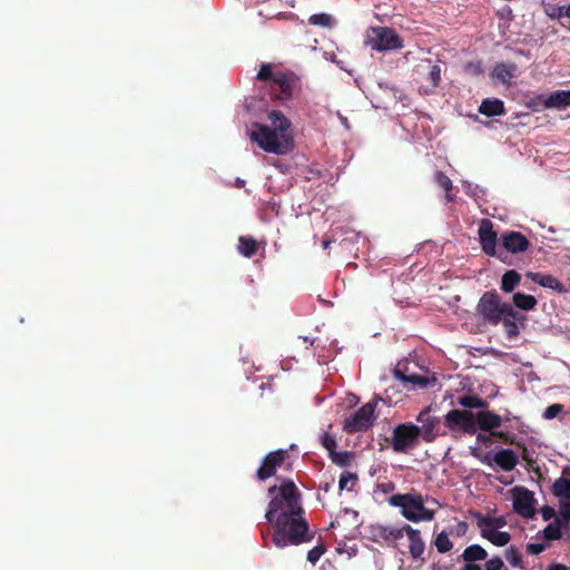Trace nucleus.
<instances>
[{
	"instance_id": "f257e3e1",
	"label": "nucleus",
	"mask_w": 570,
	"mask_h": 570,
	"mask_svg": "<svg viewBox=\"0 0 570 570\" xmlns=\"http://www.w3.org/2000/svg\"><path fill=\"white\" fill-rule=\"evenodd\" d=\"M271 125L254 122L249 137L266 153L285 155L294 149V136L291 120L278 110L267 115Z\"/></svg>"
},
{
	"instance_id": "f03ea898",
	"label": "nucleus",
	"mask_w": 570,
	"mask_h": 570,
	"mask_svg": "<svg viewBox=\"0 0 570 570\" xmlns=\"http://www.w3.org/2000/svg\"><path fill=\"white\" fill-rule=\"evenodd\" d=\"M256 79L263 85L264 96L282 104L293 98L299 85V79L293 72L275 69L272 63H262Z\"/></svg>"
},
{
	"instance_id": "7ed1b4c3",
	"label": "nucleus",
	"mask_w": 570,
	"mask_h": 570,
	"mask_svg": "<svg viewBox=\"0 0 570 570\" xmlns=\"http://www.w3.org/2000/svg\"><path fill=\"white\" fill-rule=\"evenodd\" d=\"M303 509L289 513H282L274 520L273 543L277 548L299 546L308 542L313 537L308 533V523L303 517Z\"/></svg>"
},
{
	"instance_id": "20e7f679",
	"label": "nucleus",
	"mask_w": 570,
	"mask_h": 570,
	"mask_svg": "<svg viewBox=\"0 0 570 570\" xmlns=\"http://www.w3.org/2000/svg\"><path fill=\"white\" fill-rule=\"evenodd\" d=\"M268 495L272 499L265 513V519L269 523H273L275 518L282 515V513L301 511L299 491L289 479L284 480L278 487H269Z\"/></svg>"
},
{
	"instance_id": "39448f33",
	"label": "nucleus",
	"mask_w": 570,
	"mask_h": 570,
	"mask_svg": "<svg viewBox=\"0 0 570 570\" xmlns=\"http://www.w3.org/2000/svg\"><path fill=\"white\" fill-rule=\"evenodd\" d=\"M389 503L400 508L402 517L411 522L432 521L435 518V511L425 508L423 495L416 491L393 494Z\"/></svg>"
},
{
	"instance_id": "423d86ee",
	"label": "nucleus",
	"mask_w": 570,
	"mask_h": 570,
	"mask_svg": "<svg viewBox=\"0 0 570 570\" xmlns=\"http://www.w3.org/2000/svg\"><path fill=\"white\" fill-rule=\"evenodd\" d=\"M511 304L502 303L497 291L485 292L478 302L476 313L485 324L497 326L503 315L511 316Z\"/></svg>"
},
{
	"instance_id": "0eeeda50",
	"label": "nucleus",
	"mask_w": 570,
	"mask_h": 570,
	"mask_svg": "<svg viewBox=\"0 0 570 570\" xmlns=\"http://www.w3.org/2000/svg\"><path fill=\"white\" fill-rule=\"evenodd\" d=\"M365 43L376 51H389L403 48L402 38L394 29L389 27L370 28Z\"/></svg>"
},
{
	"instance_id": "6e6552de",
	"label": "nucleus",
	"mask_w": 570,
	"mask_h": 570,
	"mask_svg": "<svg viewBox=\"0 0 570 570\" xmlns=\"http://www.w3.org/2000/svg\"><path fill=\"white\" fill-rule=\"evenodd\" d=\"M479 240L482 250L490 257H497L504 264H509L507 261V253L498 247V234L493 229V224L489 219H482L478 229Z\"/></svg>"
},
{
	"instance_id": "1a4fd4ad",
	"label": "nucleus",
	"mask_w": 570,
	"mask_h": 570,
	"mask_svg": "<svg viewBox=\"0 0 570 570\" xmlns=\"http://www.w3.org/2000/svg\"><path fill=\"white\" fill-rule=\"evenodd\" d=\"M421 434L419 425L413 423L399 424L393 430L392 446L397 453H404L414 448Z\"/></svg>"
},
{
	"instance_id": "9d476101",
	"label": "nucleus",
	"mask_w": 570,
	"mask_h": 570,
	"mask_svg": "<svg viewBox=\"0 0 570 570\" xmlns=\"http://www.w3.org/2000/svg\"><path fill=\"white\" fill-rule=\"evenodd\" d=\"M445 426L452 432L476 433L474 413L470 410H451L444 416Z\"/></svg>"
},
{
	"instance_id": "9b49d317",
	"label": "nucleus",
	"mask_w": 570,
	"mask_h": 570,
	"mask_svg": "<svg viewBox=\"0 0 570 570\" xmlns=\"http://www.w3.org/2000/svg\"><path fill=\"white\" fill-rule=\"evenodd\" d=\"M375 403L368 402L360 407L353 415L344 422V431L355 433L365 431L373 424Z\"/></svg>"
},
{
	"instance_id": "f8f14e48",
	"label": "nucleus",
	"mask_w": 570,
	"mask_h": 570,
	"mask_svg": "<svg viewBox=\"0 0 570 570\" xmlns=\"http://www.w3.org/2000/svg\"><path fill=\"white\" fill-rule=\"evenodd\" d=\"M288 459V452L286 450L279 449L267 453L261 466L256 471V478L259 481H266L267 479L274 476L277 470L285 463Z\"/></svg>"
},
{
	"instance_id": "ddd939ff",
	"label": "nucleus",
	"mask_w": 570,
	"mask_h": 570,
	"mask_svg": "<svg viewBox=\"0 0 570 570\" xmlns=\"http://www.w3.org/2000/svg\"><path fill=\"white\" fill-rule=\"evenodd\" d=\"M501 250L507 253V261L511 263V254L524 253L530 247L529 239L520 232H505L500 237Z\"/></svg>"
},
{
	"instance_id": "4468645a",
	"label": "nucleus",
	"mask_w": 570,
	"mask_h": 570,
	"mask_svg": "<svg viewBox=\"0 0 570 570\" xmlns=\"http://www.w3.org/2000/svg\"><path fill=\"white\" fill-rule=\"evenodd\" d=\"M512 493L514 512L523 518H532L535 513L533 492L523 487H515Z\"/></svg>"
},
{
	"instance_id": "2eb2a0df",
	"label": "nucleus",
	"mask_w": 570,
	"mask_h": 570,
	"mask_svg": "<svg viewBox=\"0 0 570 570\" xmlns=\"http://www.w3.org/2000/svg\"><path fill=\"white\" fill-rule=\"evenodd\" d=\"M416 421L421 424L420 436L425 442H433L438 435H444L445 432H440V419L431 415L430 407L423 409L416 416Z\"/></svg>"
},
{
	"instance_id": "dca6fc26",
	"label": "nucleus",
	"mask_w": 570,
	"mask_h": 570,
	"mask_svg": "<svg viewBox=\"0 0 570 570\" xmlns=\"http://www.w3.org/2000/svg\"><path fill=\"white\" fill-rule=\"evenodd\" d=\"M403 538V530L392 525L372 524L370 527V539L377 543H386L396 547V541Z\"/></svg>"
},
{
	"instance_id": "f3484780",
	"label": "nucleus",
	"mask_w": 570,
	"mask_h": 570,
	"mask_svg": "<svg viewBox=\"0 0 570 570\" xmlns=\"http://www.w3.org/2000/svg\"><path fill=\"white\" fill-rule=\"evenodd\" d=\"M403 534L406 533L410 546V554L414 560L422 559V556L424 553L425 543L421 537V532L417 529L412 528L410 524H404L402 527Z\"/></svg>"
},
{
	"instance_id": "a211bd4d",
	"label": "nucleus",
	"mask_w": 570,
	"mask_h": 570,
	"mask_svg": "<svg viewBox=\"0 0 570 570\" xmlns=\"http://www.w3.org/2000/svg\"><path fill=\"white\" fill-rule=\"evenodd\" d=\"M539 99L546 109H566L570 107V90H556L548 96H540Z\"/></svg>"
},
{
	"instance_id": "6ab92c4d",
	"label": "nucleus",
	"mask_w": 570,
	"mask_h": 570,
	"mask_svg": "<svg viewBox=\"0 0 570 570\" xmlns=\"http://www.w3.org/2000/svg\"><path fill=\"white\" fill-rule=\"evenodd\" d=\"M474 419L476 431L480 429L485 432L499 429L503 421L500 415L491 411H479L474 413Z\"/></svg>"
},
{
	"instance_id": "aec40b11",
	"label": "nucleus",
	"mask_w": 570,
	"mask_h": 570,
	"mask_svg": "<svg viewBox=\"0 0 570 570\" xmlns=\"http://www.w3.org/2000/svg\"><path fill=\"white\" fill-rule=\"evenodd\" d=\"M525 276L542 287L553 289L559 294L567 293L566 286L550 274L528 272Z\"/></svg>"
},
{
	"instance_id": "412c9836",
	"label": "nucleus",
	"mask_w": 570,
	"mask_h": 570,
	"mask_svg": "<svg viewBox=\"0 0 570 570\" xmlns=\"http://www.w3.org/2000/svg\"><path fill=\"white\" fill-rule=\"evenodd\" d=\"M393 373L394 376L406 387L407 385H411V387L425 389L436 381L435 377H429L421 374H405L400 368H395Z\"/></svg>"
},
{
	"instance_id": "4be33fe9",
	"label": "nucleus",
	"mask_w": 570,
	"mask_h": 570,
	"mask_svg": "<svg viewBox=\"0 0 570 570\" xmlns=\"http://www.w3.org/2000/svg\"><path fill=\"white\" fill-rule=\"evenodd\" d=\"M494 462L498 466H500L503 471H512L518 464V458L513 450L511 449H501L494 453L491 462Z\"/></svg>"
},
{
	"instance_id": "5701e85b",
	"label": "nucleus",
	"mask_w": 570,
	"mask_h": 570,
	"mask_svg": "<svg viewBox=\"0 0 570 570\" xmlns=\"http://www.w3.org/2000/svg\"><path fill=\"white\" fill-rule=\"evenodd\" d=\"M511 316L503 315L501 323L504 327L505 334L509 338H514L519 335V325L518 322H524L525 317L520 313L515 312L511 306Z\"/></svg>"
},
{
	"instance_id": "b1692460",
	"label": "nucleus",
	"mask_w": 570,
	"mask_h": 570,
	"mask_svg": "<svg viewBox=\"0 0 570 570\" xmlns=\"http://www.w3.org/2000/svg\"><path fill=\"white\" fill-rule=\"evenodd\" d=\"M552 494L557 498L570 499V466H566L562 476L553 482Z\"/></svg>"
},
{
	"instance_id": "393cba45",
	"label": "nucleus",
	"mask_w": 570,
	"mask_h": 570,
	"mask_svg": "<svg viewBox=\"0 0 570 570\" xmlns=\"http://www.w3.org/2000/svg\"><path fill=\"white\" fill-rule=\"evenodd\" d=\"M479 112L487 117L502 116L505 115V107L501 99L488 98L481 102L479 107Z\"/></svg>"
},
{
	"instance_id": "a878e982",
	"label": "nucleus",
	"mask_w": 570,
	"mask_h": 570,
	"mask_svg": "<svg viewBox=\"0 0 570 570\" xmlns=\"http://www.w3.org/2000/svg\"><path fill=\"white\" fill-rule=\"evenodd\" d=\"M517 72L515 63H497L491 72L493 78H497L502 83H509Z\"/></svg>"
},
{
	"instance_id": "bb28decb",
	"label": "nucleus",
	"mask_w": 570,
	"mask_h": 570,
	"mask_svg": "<svg viewBox=\"0 0 570 570\" xmlns=\"http://www.w3.org/2000/svg\"><path fill=\"white\" fill-rule=\"evenodd\" d=\"M481 535L488 539L491 543H493L497 547H504L511 540V535L509 532L497 531L495 529L483 528L481 530Z\"/></svg>"
},
{
	"instance_id": "cd10ccee",
	"label": "nucleus",
	"mask_w": 570,
	"mask_h": 570,
	"mask_svg": "<svg viewBox=\"0 0 570 570\" xmlns=\"http://www.w3.org/2000/svg\"><path fill=\"white\" fill-rule=\"evenodd\" d=\"M258 249L257 240L252 236H239L237 250L244 257H253Z\"/></svg>"
},
{
	"instance_id": "c85d7f7f",
	"label": "nucleus",
	"mask_w": 570,
	"mask_h": 570,
	"mask_svg": "<svg viewBox=\"0 0 570 570\" xmlns=\"http://www.w3.org/2000/svg\"><path fill=\"white\" fill-rule=\"evenodd\" d=\"M562 528H567V523H563L561 519H556L543 529L542 535L548 541L560 540L562 538Z\"/></svg>"
},
{
	"instance_id": "c756f323",
	"label": "nucleus",
	"mask_w": 570,
	"mask_h": 570,
	"mask_svg": "<svg viewBox=\"0 0 570 570\" xmlns=\"http://www.w3.org/2000/svg\"><path fill=\"white\" fill-rule=\"evenodd\" d=\"M521 282V275L514 271H507L501 278V289L504 293H512Z\"/></svg>"
},
{
	"instance_id": "7c9ffc66",
	"label": "nucleus",
	"mask_w": 570,
	"mask_h": 570,
	"mask_svg": "<svg viewBox=\"0 0 570 570\" xmlns=\"http://www.w3.org/2000/svg\"><path fill=\"white\" fill-rule=\"evenodd\" d=\"M461 557L466 563H472L474 561L485 560L488 553L481 546L472 544L464 549Z\"/></svg>"
},
{
	"instance_id": "2f4dec72",
	"label": "nucleus",
	"mask_w": 570,
	"mask_h": 570,
	"mask_svg": "<svg viewBox=\"0 0 570 570\" xmlns=\"http://www.w3.org/2000/svg\"><path fill=\"white\" fill-rule=\"evenodd\" d=\"M458 404L464 407V410L471 409H485L488 402L475 394L462 395L458 399Z\"/></svg>"
},
{
	"instance_id": "473e14b6",
	"label": "nucleus",
	"mask_w": 570,
	"mask_h": 570,
	"mask_svg": "<svg viewBox=\"0 0 570 570\" xmlns=\"http://www.w3.org/2000/svg\"><path fill=\"white\" fill-rule=\"evenodd\" d=\"M513 304L523 311H532L537 306V298L524 293H515L512 297Z\"/></svg>"
},
{
	"instance_id": "72a5a7b5",
	"label": "nucleus",
	"mask_w": 570,
	"mask_h": 570,
	"mask_svg": "<svg viewBox=\"0 0 570 570\" xmlns=\"http://www.w3.org/2000/svg\"><path fill=\"white\" fill-rule=\"evenodd\" d=\"M434 181L445 191V199L448 203L454 200V196L451 194L453 189L452 180L443 171H436L434 174Z\"/></svg>"
},
{
	"instance_id": "f704fd0d",
	"label": "nucleus",
	"mask_w": 570,
	"mask_h": 570,
	"mask_svg": "<svg viewBox=\"0 0 570 570\" xmlns=\"http://www.w3.org/2000/svg\"><path fill=\"white\" fill-rule=\"evenodd\" d=\"M308 23L313 24V26H318L322 28L331 29L335 24V19L328 13L321 12V13L312 14L308 18Z\"/></svg>"
},
{
	"instance_id": "c9c22d12",
	"label": "nucleus",
	"mask_w": 570,
	"mask_h": 570,
	"mask_svg": "<svg viewBox=\"0 0 570 570\" xmlns=\"http://www.w3.org/2000/svg\"><path fill=\"white\" fill-rule=\"evenodd\" d=\"M355 454L351 451L337 452L336 450L330 455L332 462L341 468H346L352 464Z\"/></svg>"
},
{
	"instance_id": "e433bc0d",
	"label": "nucleus",
	"mask_w": 570,
	"mask_h": 570,
	"mask_svg": "<svg viewBox=\"0 0 570 570\" xmlns=\"http://www.w3.org/2000/svg\"><path fill=\"white\" fill-rule=\"evenodd\" d=\"M504 557L507 559V561L514 568H520V569H523V562H522V554L520 553V551L518 550V548H515L514 546H510L505 551H504Z\"/></svg>"
},
{
	"instance_id": "4c0bfd02",
	"label": "nucleus",
	"mask_w": 570,
	"mask_h": 570,
	"mask_svg": "<svg viewBox=\"0 0 570 570\" xmlns=\"http://www.w3.org/2000/svg\"><path fill=\"white\" fill-rule=\"evenodd\" d=\"M434 546L440 553H446L453 548V542L449 539V535L445 531L436 534L434 539Z\"/></svg>"
},
{
	"instance_id": "58836bf2",
	"label": "nucleus",
	"mask_w": 570,
	"mask_h": 570,
	"mask_svg": "<svg viewBox=\"0 0 570 570\" xmlns=\"http://www.w3.org/2000/svg\"><path fill=\"white\" fill-rule=\"evenodd\" d=\"M475 518L478 520L479 527L487 528V529H497L504 524L502 519L491 518V517H484L481 513H476Z\"/></svg>"
},
{
	"instance_id": "ea45409f",
	"label": "nucleus",
	"mask_w": 570,
	"mask_h": 570,
	"mask_svg": "<svg viewBox=\"0 0 570 570\" xmlns=\"http://www.w3.org/2000/svg\"><path fill=\"white\" fill-rule=\"evenodd\" d=\"M320 442L323 448H325L328 452V456L336 450L337 442L334 435L330 434L328 432H324L320 436Z\"/></svg>"
},
{
	"instance_id": "a19ab883",
	"label": "nucleus",
	"mask_w": 570,
	"mask_h": 570,
	"mask_svg": "<svg viewBox=\"0 0 570 570\" xmlns=\"http://www.w3.org/2000/svg\"><path fill=\"white\" fill-rule=\"evenodd\" d=\"M325 547L323 544H318L308 551L307 560L311 563L315 564L320 560V558L325 553Z\"/></svg>"
},
{
	"instance_id": "79ce46f5",
	"label": "nucleus",
	"mask_w": 570,
	"mask_h": 570,
	"mask_svg": "<svg viewBox=\"0 0 570 570\" xmlns=\"http://www.w3.org/2000/svg\"><path fill=\"white\" fill-rule=\"evenodd\" d=\"M562 411H563V405L558 404V403L551 404L546 409V411L543 413V417L547 420H552L556 416H558Z\"/></svg>"
},
{
	"instance_id": "37998d69",
	"label": "nucleus",
	"mask_w": 570,
	"mask_h": 570,
	"mask_svg": "<svg viewBox=\"0 0 570 570\" xmlns=\"http://www.w3.org/2000/svg\"><path fill=\"white\" fill-rule=\"evenodd\" d=\"M429 79L431 80L432 86L436 87L439 85L441 80V69L439 66H430Z\"/></svg>"
},
{
	"instance_id": "c03bdc74",
	"label": "nucleus",
	"mask_w": 570,
	"mask_h": 570,
	"mask_svg": "<svg viewBox=\"0 0 570 570\" xmlns=\"http://www.w3.org/2000/svg\"><path fill=\"white\" fill-rule=\"evenodd\" d=\"M559 514L563 523H567V525L570 523V502H562L559 505Z\"/></svg>"
},
{
	"instance_id": "a18cd8bd",
	"label": "nucleus",
	"mask_w": 570,
	"mask_h": 570,
	"mask_svg": "<svg viewBox=\"0 0 570 570\" xmlns=\"http://www.w3.org/2000/svg\"><path fill=\"white\" fill-rule=\"evenodd\" d=\"M503 566V561L500 557H493L487 561L485 570H501Z\"/></svg>"
},
{
	"instance_id": "49530a36",
	"label": "nucleus",
	"mask_w": 570,
	"mask_h": 570,
	"mask_svg": "<svg viewBox=\"0 0 570 570\" xmlns=\"http://www.w3.org/2000/svg\"><path fill=\"white\" fill-rule=\"evenodd\" d=\"M356 474H353L351 472H343L340 476L338 487L340 490H344L347 487V482L351 480H356Z\"/></svg>"
},
{
	"instance_id": "de8ad7c7",
	"label": "nucleus",
	"mask_w": 570,
	"mask_h": 570,
	"mask_svg": "<svg viewBox=\"0 0 570 570\" xmlns=\"http://www.w3.org/2000/svg\"><path fill=\"white\" fill-rule=\"evenodd\" d=\"M547 549L544 543H528L527 552L533 556H538Z\"/></svg>"
},
{
	"instance_id": "09e8293b",
	"label": "nucleus",
	"mask_w": 570,
	"mask_h": 570,
	"mask_svg": "<svg viewBox=\"0 0 570 570\" xmlns=\"http://www.w3.org/2000/svg\"><path fill=\"white\" fill-rule=\"evenodd\" d=\"M541 515L544 521H549L556 515V510L552 507L544 505L541 509Z\"/></svg>"
},
{
	"instance_id": "8fccbe9b",
	"label": "nucleus",
	"mask_w": 570,
	"mask_h": 570,
	"mask_svg": "<svg viewBox=\"0 0 570 570\" xmlns=\"http://www.w3.org/2000/svg\"><path fill=\"white\" fill-rule=\"evenodd\" d=\"M471 454L474 456V458H478L482 463L487 464V465H491V459H490V453H487L484 454L483 456L480 455L478 449H472L471 451Z\"/></svg>"
},
{
	"instance_id": "3c124183",
	"label": "nucleus",
	"mask_w": 570,
	"mask_h": 570,
	"mask_svg": "<svg viewBox=\"0 0 570 570\" xmlns=\"http://www.w3.org/2000/svg\"><path fill=\"white\" fill-rule=\"evenodd\" d=\"M492 435L498 436L504 443L511 444L513 442L512 436L508 432H492Z\"/></svg>"
},
{
	"instance_id": "603ef678",
	"label": "nucleus",
	"mask_w": 570,
	"mask_h": 570,
	"mask_svg": "<svg viewBox=\"0 0 570 570\" xmlns=\"http://www.w3.org/2000/svg\"><path fill=\"white\" fill-rule=\"evenodd\" d=\"M558 17L560 19H570V3L558 8Z\"/></svg>"
},
{
	"instance_id": "864d4df0",
	"label": "nucleus",
	"mask_w": 570,
	"mask_h": 570,
	"mask_svg": "<svg viewBox=\"0 0 570 570\" xmlns=\"http://www.w3.org/2000/svg\"><path fill=\"white\" fill-rule=\"evenodd\" d=\"M546 570H570V567L567 568L562 563L554 562V563L549 564Z\"/></svg>"
},
{
	"instance_id": "5fc2aeb1",
	"label": "nucleus",
	"mask_w": 570,
	"mask_h": 570,
	"mask_svg": "<svg viewBox=\"0 0 570 570\" xmlns=\"http://www.w3.org/2000/svg\"><path fill=\"white\" fill-rule=\"evenodd\" d=\"M476 441L480 442V443H490L491 442V438L490 435H487V434H483V433H479L476 435Z\"/></svg>"
},
{
	"instance_id": "6e6d98bb",
	"label": "nucleus",
	"mask_w": 570,
	"mask_h": 570,
	"mask_svg": "<svg viewBox=\"0 0 570 570\" xmlns=\"http://www.w3.org/2000/svg\"><path fill=\"white\" fill-rule=\"evenodd\" d=\"M522 459L524 461H527L528 464L532 463V459L529 456V452L525 446H523V450H522Z\"/></svg>"
},
{
	"instance_id": "4d7b16f0",
	"label": "nucleus",
	"mask_w": 570,
	"mask_h": 570,
	"mask_svg": "<svg viewBox=\"0 0 570 570\" xmlns=\"http://www.w3.org/2000/svg\"><path fill=\"white\" fill-rule=\"evenodd\" d=\"M462 570H481V568H480V566L474 564V563H465L462 567Z\"/></svg>"
},
{
	"instance_id": "13d9d810",
	"label": "nucleus",
	"mask_w": 570,
	"mask_h": 570,
	"mask_svg": "<svg viewBox=\"0 0 570 570\" xmlns=\"http://www.w3.org/2000/svg\"><path fill=\"white\" fill-rule=\"evenodd\" d=\"M331 242L330 240H323V247L324 248H327L330 246Z\"/></svg>"
},
{
	"instance_id": "bf43d9fd",
	"label": "nucleus",
	"mask_w": 570,
	"mask_h": 570,
	"mask_svg": "<svg viewBox=\"0 0 570 570\" xmlns=\"http://www.w3.org/2000/svg\"><path fill=\"white\" fill-rule=\"evenodd\" d=\"M323 490H324L325 492H327V491L330 490V484H328V483H326V484L323 487Z\"/></svg>"
},
{
	"instance_id": "052dcab7",
	"label": "nucleus",
	"mask_w": 570,
	"mask_h": 570,
	"mask_svg": "<svg viewBox=\"0 0 570 570\" xmlns=\"http://www.w3.org/2000/svg\"><path fill=\"white\" fill-rule=\"evenodd\" d=\"M459 525L462 527L463 529L466 528V523L465 522H460Z\"/></svg>"
},
{
	"instance_id": "680f3d73",
	"label": "nucleus",
	"mask_w": 570,
	"mask_h": 570,
	"mask_svg": "<svg viewBox=\"0 0 570 570\" xmlns=\"http://www.w3.org/2000/svg\"><path fill=\"white\" fill-rule=\"evenodd\" d=\"M561 24L570 30V26H567L564 22H561Z\"/></svg>"
}]
</instances>
